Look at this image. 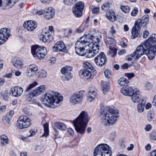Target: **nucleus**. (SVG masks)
<instances>
[{
	"mask_svg": "<svg viewBox=\"0 0 156 156\" xmlns=\"http://www.w3.org/2000/svg\"><path fill=\"white\" fill-rule=\"evenodd\" d=\"M144 54L147 55L150 60H152L154 58L156 55V38L155 37H149L128 56L127 60L136 61Z\"/></svg>",
	"mask_w": 156,
	"mask_h": 156,
	"instance_id": "1",
	"label": "nucleus"
},
{
	"mask_svg": "<svg viewBox=\"0 0 156 156\" xmlns=\"http://www.w3.org/2000/svg\"><path fill=\"white\" fill-rule=\"evenodd\" d=\"M118 116V110L113 108H106L102 112L100 120L105 126L108 127L116 123Z\"/></svg>",
	"mask_w": 156,
	"mask_h": 156,
	"instance_id": "2",
	"label": "nucleus"
},
{
	"mask_svg": "<svg viewBox=\"0 0 156 156\" xmlns=\"http://www.w3.org/2000/svg\"><path fill=\"white\" fill-rule=\"evenodd\" d=\"M90 119L87 112L82 111L79 116L73 122L75 130L78 133L83 134L84 133L87 125Z\"/></svg>",
	"mask_w": 156,
	"mask_h": 156,
	"instance_id": "3",
	"label": "nucleus"
},
{
	"mask_svg": "<svg viewBox=\"0 0 156 156\" xmlns=\"http://www.w3.org/2000/svg\"><path fill=\"white\" fill-rule=\"evenodd\" d=\"M63 99V97L57 92L53 91H49L43 96L41 101L42 103L46 106H49L54 108L55 104H59Z\"/></svg>",
	"mask_w": 156,
	"mask_h": 156,
	"instance_id": "4",
	"label": "nucleus"
},
{
	"mask_svg": "<svg viewBox=\"0 0 156 156\" xmlns=\"http://www.w3.org/2000/svg\"><path fill=\"white\" fill-rule=\"evenodd\" d=\"M87 35H84L81 37L76 42L75 44V50L77 54L82 56H84V51L85 48H87L88 45L86 46H84L87 43Z\"/></svg>",
	"mask_w": 156,
	"mask_h": 156,
	"instance_id": "5",
	"label": "nucleus"
},
{
	"mask_svg": "<svg viewBox=\"0 0 156 156\" xmlns=\"http://www.w3.org/2000/svg\"><path fill=\"white\" fill-rule=\"evenodd\" d=\"M112 154L109 146L106 144H102L95 147L94 156H111Z\"/></svg>",
	"mask_w": 156,
	"mask_h": 156,
	"instance_id": "6",
	"label": "nucleus"
},
{
	"mask_svg": "<svg viewBox=\"0 0 156 156\" xmlns=\"http://www.w3.org/2000/svg\"><path fill=\"white\" fill-rule=\"evenodd\" d=\"M31 53L35 57L42 59L46 54L47 51L44 47H41L38 45H35L32 46Z\"/></svg>",
	"mask_w": 156,
	"mask_h": 156,
	"instance_id": "7",
	"label": "nucleus"
},
{
	"mask_svg": "<svg viewBox=\"0 0 156 156\" xmlns=\"http://www.w3.org/2000/svg\"><path fill=\"white\" fill-rule=\"evenodd\" d=\"M31 124V119L26 116H20L17 120V126L20 129H23L28 127Z\"/></svg>",
	"mask_w": 156,
	"mask_h": 156,
	"instance_id": "8",
	"label": "nucleus"
},
{
	"mask_svg": "<svg viewBox=\"0 0 156 156\" xmlns=\"http://www.w3.org/2000/svg\"><path fill=\"white\" fill-rule=\"evenodd\" d=\"M83 93L80 91L74 94L70 98V102L73 105L81 103L83 96Z\"/></svg>",
	"mask_w": 156,
	"mask_h": 156,
	"instance_id": "9",
	"label": "nucleus"
},
{
	"mask_svg": "<svg viewBox=\"0 0 156 156\" xmlns=\"http://www.w3.org/2000/svg\"><path fill=\"white\" fill-rule=\"evenodd\" d=\"M11 36L10 30L6 28L0 30V44L4 43Z\"/></svg>",
	"mask_w": 156,
	"mask_h": 156,
	"instance_id": "10",
	"label": "nucleus"
},
{
	"mask_svg": "<svg viewBox=\"0 0 156 156\" xmlns=\"http://www.w3.org/2000/svg\"><path fill=\"white\" fill-rule=\"evenodd\" d=\"M94 61L97 65L101 67L106 64L107 59L104 53L101 52L95 58Z\"/></svg>",
	"mask_w": 156,
	"mask_h": 156,
	"instance_id": "11",
	"label": "nucleus"
},
{
	"mask_svg": "<svg viewBox=\"0 0 156 156\" xmlns=\"http://www.w3.org/2000/svg\"><path fill=\"white\" fill-rule=\"evenodd\" d=\"M73 68L68 66H66L62 68L61 70L62 73L64 74V76L63 77V79L64 81H68L71 77L70 72L72 70Z\"/></svg>",
	"mask_w": 156,
	"mask_h": 156,
	"instance_id": "12",
	"label": "nucleus"
},
{
	"mask_svg": "<svg viewBox=\"0 0 156 156\" xmlns=\"http://www.w3.org/2000/svg\"><path fill=\"white\" fill-rule=\"evenodd\" d=\"M23 91V89L18 86L13 87L10 89V94L13 96L18 97L20 96Z\"/></svg>",
	"mask_w": 156,
	"mask_h": 156,
	"instance_id": "13",
	"label": "nucleus"
},
{
	"mask_svg": "<svg viewBox=\"0 0 156 156\" xmlns=\"http://www.w3.org/2000/svg\"><path fill=\"white\" fill-rule=\"evenodd\" d=\"M24 27L28 31H33L37 27V22L34 21L30 20L25 22L23 24Z\"/></svg>",
	"mask_w": 156,
	"mask_h": 156,
	"instance_id": "14",
	"label": "nucleus"
},
{
	"mask_svg": "<svg viewBox=\"0 0 156 156\" xmlns=\"http://www.w3.org/2000/svg\"><path fill=\"white\" fill-rule=\"evenodd\" d=\"M53 50L54 51H61L63 52L67 51L66 47L62 41L57 42L53 46Z\"/></svg>",
	"mask_w": 156,
	"mask_h": 156,
	"instance_id": "15",
	"label": "nucleus"
},
{
	"mask_svg": "<svg viewBox=\"0 0 156 156\" xmlns=\"http://www.w3.org/2000/svg\"><path fill=\"white\" fill-rule=\"evenodd\" d=\"M80 73L82 74L84 78L87 80L90 78H92L96 74V71H92L87 69H84L80 71Z\"/></svg>",
	"mask_w": 156,
	"mask_h": 156,
	"instance_id": "16",
	"label": "nucleus"
},
{
	"mask_svg": "<svg viewBox=\"0 0 156 156\" xmlns=\"http://www.w3.org/2000/svg\"><path fill=\"white\" fill-rule=\"evenodd\" d=\"M130 96L132 100L134 103H138L141 101L140 92L139 90H134Z\"/></svg>",
	"mask_w": 156,
	"mask_h": 156,
	"instance_id": "17",
	"label": "nucleus"
},
{
	"mask_svg": "<svg viewBox=\"0 0 156 156\" xmlns=\"http://www.w3.org/2000/svg\"><path fill=\"white\" fill-rule=\"evenodd\" d=\"M149 21V16L145 15L142 17L141 19H138L135 23L140 27H144L147 24Z\"/></svg>",
	"mask_w": 156,
	"mask_h": 156,
	"instance_id": "18",
	"label": "nucleus"
},
{
	"mask_svg": "<svg viewBox=\"0 0 156 156\" xmlns=\"http://www.w3.org/2000/svg\"><path fill=\"white\" fill-rule=\"evenodd\" d=\"M87 38V43H89L88 44V46L90 47L91 44H98L100 41L99 38L97 36H94L92 35H90L89 34L86 35Z\"/></svg>",
	"mask_w": 156,
	"mask_h": 156,
	"instance_id": "19",
	"label": "nucleus"
},
{
	"mask_svg": "<svg viewBox=\"0 0 156 156\" xmlns=\"http://www.w3.org/2000/svg\"><path fill=\"white\" fill-rule=\"evenodd\" d=\"M38 70V68L34 64L30 65L27 68L28 76L30 77L35 75Z\"/></svg>",
	"mask_w": 156,
	"mask_h": 156,
	"instance_id": "20",
	"label": "nucleus"
},
{
	"mask_svg": "<svg viewBox=\"0 0 156 156\" xmlns=\"http://www.w3.org/2000/svg\"><path fill=\"white\" fill-rule=\"evenodd\" d=\"M51 37V34L48 31L43 32L40 36V39L44 42H46L49 41Z\"/></svg>",
	"mask_w": 156,
	"mask_h": 156,
	"instance_id": "21",
	"label": "nucleus"
},
{
	"mask_svg": "<svg viewBox=\"0 0 156 156\" xmlns=\"http://www.w3.org/2000/svg\"><path fill=\"white\" fill-rule=\"evenodd\" d=\"M46 88V86L45 85H41L35 88L33 90V92L34 94L37 96L44 93Z\"/></svg>",
	"mask_w": 156,
	"mask_h": 156,
	"instance_id": "22",
	"label": "nucleus"
},
{
	"mask_svg": "<svg viewBox=\"0 0 156 156\" xmlns=\"http://www.w3.org/2000/svg\"><path fill=\"white\" fill-rule=\"evenodd\" d=\"M141 27L135 23L134 27L132 28V34L133 38L137 37L140 34V30Z\"/></svg>",
	"mask_w": 156,
	"mask_h": 156,
	"instance_id": "23",
	"label": "nucleus"
},
{
	"mask_svg": "<svg viewBox=\"0 0 156 156\" xmlns=\"http://www.w3.org/2000/svg\"><path fill=\"white\" fill-rule=\"evenodd\" d=\"M106 18L112 22H114L116 20V17L113 11L109 10L106 14Z\"/></svg>",
	"mask_w": 156,
	"mask_h": 156,
	"instance_id": "24",
	"label": "nucleus"
},
{
	"mask_svg": "<svg viewBox=\"0 0 156 156\" xmlns=\"http://www.w3.org/2000/svg\"><path fill=\"white\" fill-rule=\"evenodd\" d=\"M134 90L131 87L123 88L121 89V92L125 96H130L132 94Z\"/></svg>",
	"mask_w": 156,
	"mask_h": 156,
	"instance_id": "25",
	"label": "nucleus"
},
{
	"mask_svg": "<svg viewBox=\"0 0 156 156\" xmlns=\"http://www.w3.org/2000/svg\"><path fill=\"white\" fill-rule=\"evenodd\" d=\"M35 96H36L34 94V93L33 92L29 94L28 95V98L27 99V101L31 102L39 107H41V104L37 100L34 99V97Z\"/></svg>",
	"mask_w": 156,
	"mask_h": 156,
	"instance_id": "26",
	"label": "nucleus"
},
{
	"mask_svg": "<svg viewBox=\"0 0 156 156\" xmlns=\"http://www.w3.org/2000/svg\"><path fill=\"white\" fill-rule=\"evenodd\" d=\"M54 14L55 10L51 7H49L47 9L45 18L49 20L52 18L54 16Z\"/></svg>",
	"mask_w": 156,
	"mask_h": 156,
	"instance_id": "27",
	"label": "nucleus"
},
{
	"mask_svg": "<svg viewBox=\"0 0 156 156\" xmlns=\"http://www.w3.org/2000/svg\"><path fill=\"white\" fill-rule=\"evenodd\" d=\"M101 90L103 93L105 94L110 89L109 83L104 81L101 82Z\"/></svg>",
	"mask_w": 156,
	"mask_h": 156,
	"instance_id": "28",
	"label": "nucleus"
},
{
	"mask_svg": "<svg viewBox=\"0 0 156 156\" xmlns=\"http://www.w3.org/2000/svg\"><path fill=\"white\" fill-rule=\"evenodd\" d=\"M86 51L84 52V56L86 55L87 58H90L95 56L97 53L91 48H87Z\"/></svg>",
	"mask_w": 156,
	"mask_h": 156,
	"instance_id": "29",
	"label": "nucleus"
},
{
	"mask_svg": "<svg viewBox=\"0 0 156 156\" xmlns=\"http://www.w3.org/2000/svg\"><path fill=\"white\" fill-rule=\"evenodd\" d=\"M118 83L121 86H127L129 83V81L124 77H122L120 78L118 80Z\"/></svg>",
	"mask_w": 156,
	"mask_h": 156,
	"instance_id": "30",
	"label": "nucleus"
},
{
	"mask_svg": "<svg viewBox=\"0 0 156 156\" xmlns=\"http://www.w3.org/2000/svg\"><path fill=\"white\" fill-rule=\"evenodd\" d=\"M96 92L94 90H90L88 92L87 94L88 100L90 102H91L95 98Z\"/></svg>",
	"mask_w": 156,
	"mask_h": 156,
	"instance_id": "31",
	"label": "nucleus"
},
{
	"mask_svg": "<svg viewBox=\"0 0 156 156\" xmlns=\"http://www.w3.org/2000/svg\"><path fill=\"white\" fill-rule=\"evenodd\" d=\"M145 102V100L142 99L141 103L138 105L137 110L139 112L141 113L144 111Z\"/></svg>",
	"mask_w": 156,
	"mask_h": 156,
	"instance_id": "32",
	"label": "nucleus"
},
{
	"mask_svg": "<svg viewBox=\"0 0 156 156\" xmlns=\"http://www.w3.org/2000/svg\"><path fill=\"white\" fill-rule=\"evenodd\" d=\"M83 67L85 68L84 69L91 71H95L94 69V67L92 65L90 62H84L83 63Z\"/></svg>",
	"mask_w": 156,
	"mask_h": 156,
	"instance_id": "33",
	"label": "nucleus"
},
{
	"mask_svg": "<svg viewBox=\"0 0 156 156\" xmlns=\"http://www.w3.org/2000/svg\"><path fill=\"white\" fill-rule=\"evenodd\" d=\"M84 7V3L82 2H78L73 8H74V11L76 12V9H78L80 10H83Z\"/></svg>",
	"mask_w": 156,
	"mask_h": 156,
	"instance_id": "34",
	"label": "nucleus"
},
{
	"mask_svg": "<svg viewBox=\"0 0 156 156\" xmlns=\"http://www.w3.org/2000/svg\"><path fill=\"white\" fill-rule=\"evenodd\" d=\"M55 125L56 127L62 130H65L66 128V125L62 122H56Z\"/></svg>",
	"mask_w": 156,
	"mask_h": 156,
	"instance_id": "35",
	"label": "nucleus"
},
{
	"mask_svg": "<svg viewBox=\"0 0 156 156\" xmlns=\"http://www.w3.org/2000/svg\"><path fill=\"white\" fill-rule=\"evenodd\" d=\"M109 51L108 52V55H111L112 57H114L117 53V50L114 47L110 46L109 47Z\"/></svg>",
	"mask_w": 156,
	"mask_h": 156,
	"instance_id": "36",
	"label": "nucleus"
},
{
	"mask_svg": "<svg viewBox=\"0 0 156 156\" xmlns=\"http://www.w3.org/2000/svg\"><path fill=\"white\" fill-rule=\"evenodd\" d=\"M13 63L14 66L18 69L21 68L23 65V62L19 59L15 60Z\"/></svg>",
	"mask_w": 156,
	"mask_h": 156,
	"instance_id": "37",
	"label": "nucleus"
},
{
	"mask_svg": "<svg viewBox=\"0 0 156 156\" xmlns=\"http://www.w3.org/2000/svg\"><path fill=\"white\" fill-rule=\"evenodd\" d=\"M8 137L5 135H2L1 136L0 140V144L5 145L7 144L8 141Z\"/></svg>",
	"mask_w": 156,
	"mask_h": 156,
	"instance_id": "38",
	"label": "nucleus"
},
{
	"mask_svg": "<svg viewBox=\"0 0 156 156\" xmlns=\"http://www.w3.org/2000/svg\"><path fill=\"white\" fill-rule=\"evenodd\" d=\"M44 133L43 134L42 136H44L46 137L48 136V124L47 123H45L44 124Z\"/></svg>",
	"mask_w": 156,
	"mask_h": 156,
	"instance_id": "39",
	"label": "nucleus"
},
{
	"mask_svg": "<svg viewBox=\"0 0 156 156\" xmlns=\"http://www.w3.org/2000/svg\"><path fill=\"white\" fill-rule=\"evenodd\" d=\"M110 7L109 2H105L101 6V9L104 11L108 10Z\"/></svg>",
	"mask_w": 156,
	"mask_h": 156,
	"instance_id": "40",
	"label": "nucleus"
},
{
	"mask_svg": "<svg viewBox=\"0 0 156 156\" xmlns=\"http://www.w3.org/2000/svg\"><path fill=\"white\" fill-rule=\"evenodd\" d=\"M72 10L73 14L76 17H80L81 16L83 10L78 9H76V11L75 13L74 11V8H73Z\"/></svg>",
	"mask_w": 156,
	"mask_h": 156,
	"instance_id": "41",
	"label": "nucleus"
},
{
	"mask_svg": "<svg viewBox=\"0 0 156 156\" xmlns=\"http://www.w3.org/2000/svg\"><path fill=\"white\" fill-rule=\"evenodd\" d=\"M91 45L92 46V48H90L94 51L96 52L97 54L98 53L99 49V46L98 44H92Z\"/></svg>",
	"mask_w": 156,
	"mask_h": 156,
	"instance_id": "42",
	"label": "nucleus"
},
{
	"mask_svg": "<svg viewBox=\"0 0 156 156\" xmlns=\"http://www.w3.org/2000/svg\"><path fill=\"white\" fill-rule=\"evenodd\" d=\"M37 85V83L36 82H34L31 84H30L29 86L27 87L25 90V92H27L33 88V87H35Z\"/></svg>",
	"mask_w": 156,
	"mask_h": 156,
	"instance_id": "43",
	"label": "nucleus"
},
{
	"mask_svg": "<svg viewBox=\"0 0 156 156\" xmlns=\"http://www.w3.org/2000/svg\"><path fill=\"white\" fill-rule=\"evenodd\" d=\"M120 8L121 10L125 13L129 12L130 10L129 7L128 6L121 5Z\"/></svg>",
	"mask_w": 156,
	"mask_h": 156,
	"instance_id": "44",
	"label": "nucleus"
},
{
	"mask_svg": "<svg viewBox=\"0 0 156 156\" xmlns=\"http://www.w3.org/2000/svg\"><path fill=\"white\" fill-rule=\"evenodd\" d=\"M77 1V0H64V3L68 5H71L74 4V3Z\"/></svg>",
	"mask_w": 156,
	"mask_h": 156,
	"instance_id": "45",
	"label": "nucleus"
},
{
	"mask_svg": "<svg viewBox=\"0 0 156 156\" xmlns=\"http://www.w3.org/2000/svg\"><path fill=\"white\" fill-rule=\"evenodd\" d=\"M116 135L115 132V131H112L110 132L109 134V139L112 141H113Z\"/></svg>",
	"mask_w": 156,
	"mask_h": 156,
	"instance_id": "46",
	"label": "nucleus"
},
{
	"mask_svg": "<svg viewBox=\"0 0 156 156\" xmlns=\"http://www.w3.org/2000/svg\"><path fill=\"white\" fill-rule=\"evenodd\" d=\"M19 0H7L6 6H10V5H14L16 2H18Z\"/></svg>",
	"mask_w": 156,
	"mask_h": 156,
	"instance_id": "47",
	"label": "nucleus"
},
{
	"mask_svg": "<svg viewBox=\"0 0 156 156\" xmlns=\"http://www.w3.org/2000/svg\"><path fill=\"white\" fill-rule=\"evenodd\" d=\"M104 74L106 77L109 78L111 75V71L109 69H106L105 71Z\"/></svg>",
	"mask_w": 156,
	"mask_h": 156,
	"instance_id": "48",
	"label": "nucleus"
},
{
	"mask_svg": "<svg viewBox=\"0 0 156 156\" xmlns=\"http://www.w3.org/2000/svg\"><path fill=\"white\" fill-rule=\"evenodd\" d=\"M125 76L127 77L128 79L130 80L135 76V75L133 73H127L125 74Z\"/></svg>",
	"mask_w": 156,
	"mask_h": 156,
	"instance_id": "49",
	"label": "nucleus"
},
{
	"mask_svg": "<svg viewBox=\"0 0 156 156\" xmlns=\"http://www.w3.org/2000/svg\"><path fill=\"white\" fill-rule=\"evenodd\" d=\"M2 121L5 124H9L10 123V119L7 116H5L2 118Z\"/></svg>",
	"mask_w": 156,
	"mask_h": 156,
	"instance_id": "50",
	"label": "nucleus"
},
{
	"mask_svg": "<svg viewBox=\"0 0 156 156\" xmlns=\"http://www.w3.org/2000/svg\"><path fill=\"white\" fill-rule=\"evenodd\" d=\"M106 39L110 44H114L115 43V41L114 38L112 37H108Z\"/></svg>",
	"mask_w": 156,
	"mask_h": 156,
	"instance_id": "51",
	"label": "nucleus"
},
{
	"mask_svg": "<svg viewBox=\"0 0 156 156\" xmlns=\"http://www.w3.org/2000/svg\"><path fill=\"white\" fill-rule=\"evenodd\" d=\"M138 12V9L137 8L134 7L131 13V15L132 16H135L137 14Z\"/></svg>",
	"mask_w": 156,
	"mask_h": 156,
	"instance_id": "52",
	"label": "nucleus"
},
{
	"mask_svg": "<svg viewBox=\"0 0 156 156\" xmlns=\"http://www.w3.org/2000/svg\"><path fill=\"white\" fill-rule=\"evenodd\" d=\"M47 76V73L45 71H42L39 74V77L41 78H45Z\"/></svg>",
	"mask_w": 156,
	"mask_h": 156,
	"instance_id": "53",
	"label": "nucleus"
},
{
	"mask_svg": "<svg viewBox=\"0 0 156 156\" xmlns=\"http://www.w3.org/2000/svg\"><path fill=\"white\" fill-rule=\"evenodd\" d=\"M154 116V114L153 113H149L148 115V120L150 121H151L153 119Z\"/></svg>",
	"mask_w": 156,
	"mask_h": 156,
	"instance_id": "54",
	"label": "nucleus"
},
{
	"mask_svg": "<svg viewBox=\"0 0 156 156\" xmlns=\"http://www.w3.org/2000/svg\"><path fill=\"white\" fill-rule=\"evenodd\" d=\"M23 111L27 115H30L31 114L29 110H28L27 108L25 107L23 108Z\"/></svg>",
	"mask_w": 156,
	"mask_h": 156,
	"instance_id": "55",
	"label": "nucleus"
},
{
	"mask_svg": "<svg viewBox=\"0 0 156 156\" xmlns=\"http://www.w3.org/2000/svg\"><path fill=\"white\" fill-rule=\"evenodd\" d=\"M92 12L94 13H98L99 12V8L98 7L94 8L92 9Z\"/></svg>",
	"mask_w": 156,
	"mask_h": 156,
	"instance_id": "56",
	"label": "nucleus"
},
{
	"mask_svg": "<svg viewBox=\"0 0 156 156\" xmlns=\"http://www.w3.org/2000/svg\"><path fill=\"white\" fill-rule=\"evenodd\" d=\"M149 34V31L147 30H146L144 31L143 35V37L144 38H147Z\"/></svg>",
	"mask_w": 156,
	"mask_h": 156,
	"instance_id": "57",
	"label": "nucleus"
},
{
	"mask_svg": "<svg viewBox=\"0 0 156 156\" xmlns=\"http://www.w3.org/2000/svg\"><path fill=\"white\" fill-rule=\"evenodd\" d=\"M113 34L111 32H109L108 33L105 32V35L106 38L108 37H112L113 36Z\"/></svg>",
	"mask_w": 156,
	"mask_h": 156,
	"instance_id": "58",
	"label": "nucleus"
},
{
	"mask_svg": "<svg viewBox=\"0 0 156 156\" xmlns=\"http://www.w3.org/2000/svg\"><path fill=\"white\" fill-rule=\"evenodd\" d=\"M72 30L71 29H69L68 31H67V33L68 34H66V33L65 32V36L66 37H67L69 36H70L72 34Z\"/></svg>",
	"mask_w": 156,
	"mask_h": 156,
	"instance_id": "59",
	"label": "nucleus"
},
{
	"mask_svg": "<svg viewBox=\"0 0 156 156\" xmlns=\"http://www.w3.org/2000/svg\"><path fill=\"white\" fill-rule=\"evenodd\" d=\"M36 132L37 131H35V130L34 129L30 130V134L29 135V137L34 136Z\"/></svg>",
	"mask_w": 156,
	"mask_h": 156,
	"instance_id": "60",
	"label": "nucleus"
},
{
	"mask_svg": "<svg viewBox=\"0 0 156 156\" xmlns=\"http://www.w3.org/2000/svg\"><path fill=\"white\" fill-rule=\"evenodd\" d=\"M152 128V126L150 125H146L145 127V128L144 129L145 130L147 131H149Z\"/></svg>",
	"mask_w": 156,
	"mask_h": 156,
	"instance_id": "61",
	"label": "nucleus"
},
{
	"mask_svg": "<svg viewBox=\"0 0 156 156\" xmlns=\"http://www.w3.org/2000/svg\"><path fill=\"white\" fill-rule=\"evenodd\" d=\"M67 132L70 135H73L74 134V131L71 128H68L67 129Z\"/></svg>",
	"mask_w": 156,
	"mask_h": 156,
	"instance_id": "62",
	"label": "nucleus"
},
{
	"mask_svg": "<svg viewBox=\"0 0 156 156\" xmlns=\"http://www.w3.org/2000/svg\"><path fill=\"white\" fill-rule=\"evenodd\" d=\"M126 52V50L124 49L120 50L118 52V54L119 55H121L124 54Z\"/></svg>",
	"mask_w": 156,
	"mask_h": 156,
	"instance_id": "63",
	"label": "nucleus"
},
{
	"mask_svg": "<svg viewBox=\"0 0 156 156\" xmlns=\"http://www.w3.org/2000/svg\"><path fill=\"white\" fill-rule=\"evenodd\" d=\"M4 77H6L8 78H10L12 77V74L10 73H9L5 74L3 76Z\"/></svg>",
	"mask_w": 156,
	"mask_h": 156,
	"instance_id": "64",
	"label": "nucleus"
}]
</instances>
